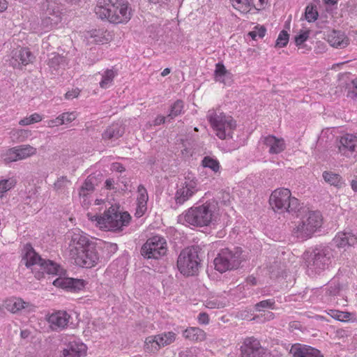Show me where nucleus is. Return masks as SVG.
<instances>
[{
  "label": "nucleus",
  "mask_w": 357,
  "mask_h": 357,
  "mask_svg": "<svg viewBox=\"0 0 357 357\" xmlns=\"http://www.w3.org/2000/svg\"><path fill=\"white\" fill-rule=\"evenodd\" d=\"M166 118L163 116H158L155 118V119L153 121L154 126H159L160 124H162L165 122Z\"/></svg>",
  "instance_id": "60"
},
{
  "label": "nucleus",
  "mask_w": 357,
  "mask_h": 357,
  "mask_svg": "<svg viewBox=\"0 0 357 357\" xmlns=\"http://www.w3.org/2000/svg\"><path fill=\"white\" fill-rule=\"evenodd\" d=\"M88 218L92 222H96V225L98 227L99 219L102 218V215H92L90 213H87Z\"/></svg>",
  "instance_id": "59"
},
{
  "label": "nucleus",
  "mask_w": 357,
  "mask_h": 357,
  "mask_svg": "<svg viewBox=\"0 0 357 357\" xmlns=\"http://www.w3.org/2000/svg\"><path fill=\"white\" fill-rule=\"evenodd\" d=\"M309 38V31H303L300 34L295 36V43L296 45L299 47L304 42H305Z\"/></svg>",
  "instance_id": "50"
},
{
  "label": "nucleus",
  "mask_w": 357,
  "mask_h": 357,
  "mask_svg": "<svg viewBox=\"0 0 357 357\" xmlns=\"http://www.w3.org/2000/svg\"><path fill=\"white\" fill-rule=\"evenodd\" d=\"M289 35L288 33L282 30L280 31L275 43V47H285L289 42Z\"/></svg>",
  "instance_id": "44"
},
{
  "label": "nucleus",
  "mask_w": 357,
  "mask_h": 357,
  "mask_svg": "<svg viewBox=\"0 0 357 357\" xmlns=\"http://www.w3.org/2000/svg\"><path fill=\"white\" fill-rule=\"evenodd\" d=\"M47 125L50 128L61 126V121L60 115L54 119H51L47 121Z\"/></svg>",
  "instance_id": "54"
},
{
  "label": "nucleus",
  "mask_w": 357,
  "mask_h": 357,
  "mask_svg": "<svg viewBox=\"0 0 357 357\" xmlns=\"http://www.w3.org/2000/svg\"><path fill=\"white\" fill-rule=\"evenodd\" d=\"M175 340V333H164L147 337L144 340V350L148 354H155L162 347L170 344Z\"/></svg>",
  "instance_id": "11"
},
{
  "label": "nucleus",
  "mask_w": 357,
  "mask_h": 357,
  "mask_svg": "<svg viewBox=\"0 0 357 357\" xmlns=\"http://www.w3.org/2000/svg\"><path fill=\"white\" fill-rule=\"evenodd\" d=\"M22 261L27 268H29L36 265L40 266L43 259L36 252L31 244H26L24 247Z\"/></svg>",
  "instance_id": "19"
},
{
  "label": "nucleus",
  "mask_w": 357,
  "mask_h": 357,
  "mask_svg": "<svg viewBox=\"0 0 357 357\" xmlns=\"http://www.w3.org/2000/svg\"><path fill=\"white\" fill-rule=\"evenodd\" d=\"M146 206H144V204H137L135 215L138 218L142 217L146 211Z\"/></svg>",
  "instance_id": "57"
},
{
  "label": "nucleus",
  "mask_w": 357,
  "mask_h": 357,
  "mask_svg": "<svg viewBox=\"0 0 357 357\" xmlns=\"http://www.w3.org/2000/svg\"><path fill=\"white\" fill-rule=\"evenodd\" d=\"M305 19L309 22H314L318 17V12L314 9V6L309 5L305 8Z\"/></svg>",
  "instance_id": "48"
},
{
  "label": "nucleus",
  "mask_w": 357,
  "mask_h": 357,
  "mask_svg": "<svg viewBox=\"0 0 357 357\" xmlns=\"http://www.w3.org/2000/svg\"><path fill=\"white\" fill-rule=\"evenodd\" d=\"M95 13L102 20L106 19L114 24L126 23L131 17L128 4L119 0H98Z\"/></svg>",
  "instance_id": "1"
},
{
  "label": "nucleus",
  "mask_w": 357,
  "mask_h": 357,
  "mask_svg": "<svg viewBox=\"0 0 357 357\" xmlns=\"http://www.w3.org/2000/svg\"><path fill=\"white\" fill-rule=\"evenodd\" d=\"M257 31V36H259V38H263L265 36L266 33V29L263 26H261L260 28H256Z\"/></svg>",
  "instance_id": "62"
},
{
  "label": "nucleus",
  "mask_w": 357,
  "mask_h": 357,
  "mask_svg": "<svg viewBox=\"0 0 357 357\" xmlns=\"http://www.w3.org/2000/svg\"><path fill=\"white\" fill-rule=\"evenodd\" d=\"M10 59V65L13 68H20L22 66H26L33 62L34 56L28 48H20L13 51Z\"/></svg>",
  "instance_id": "16"
},
{
  "label": "nucleus",
  "mask_w": 357,
  "mask_h": 357,
  "mask_svg": "<svg viewBox=\"0 0 357 357\" xmlns=\"http://www.w3.org/2000/svg\"><path fill=\"white\" fill-rule=\"evenodd\" d=\"M202 165L204 167H208L212 169L215 172H218L220 169L219 162L209 156H206L202 160Z\"/></svg>",
  "instance_id": "38"
},
{
  "label": "nucleus",
  "mask_w": 357,
  "mask_h": 357,
  "mask_svg": "<svg viewBox=\"0 0 357 357\" xmlns=\"http://www.w3.org/2000/svg\"><path fill=\"white\" fill-rule=\"evenodd\" d=\"M200 248L197 246L183 249L177 259V267L185 276H193L198 273L201 267Z\"/></svg>",
  "instance_id": "6"
},
{
  "label": "nucleus",
  "mask_w": 357,
  "mask_h": 357,
  "mask_svg": "<svg viewBox=\"0 0 357 357\" xmlns=\"http://www.w3.org/2000/svg\"><path fill=\"white\" fill-rule=\"evenodd\" d=\"M290 352L294 357H323L319 350L307 345L294 344Z\"/></svg>",
  "instance_id": "20"
},
{
  "label": "nucleus",
  "mask_w": 357,
  "mask_h": 357,
  "mask_svg": "<svg viewBox=\"0 0 357 357\" xmlns=\"http://www.w3.org/2000/svg\"><path fill=\"white\" fill-rule=\"evenodd\" d=\"M43 119L42 116L37 113L33 114L28 117H25L19 121L20 126H28L32 123H38L41 121Z\"/></svg>",
  "instance_id": "42"
},
{
  "label": "nucleus",
  "mask_w": 357,
  "mask_h": 357,
  "mask_svg": "<svg viewBox=\"0 0 357 357\" xmlns=\"http://www.w3.org/2000/svg\"><path fill=\"white\" fill-rule=\"evenodd\" d=\"M167 252V241L160 236H154L148 238L140 250L141 255L147 259H158L165 256Z\"/></svg>",
  "instance_id": "10"
},
{
  "label": "nucleus",
  "mask_w": 357,
  "mask_h": 357,
  "mask_svg": "<svg viewBox=\"0 0 357 357\" xmlns=\"http://www.w3.org/2000/svg\"><path fill=\"white\" fill-rule=\"evenodd\" d=\"M16 147H13L6 150L1 153V157L6 163H10L19 160L17 158Z\"/></svg>",
  "instance_id": "36"
},
{
  "label": "nucleus",
  "mask_w": 357,
  "mask_h": 357,
  "mask_svg": "<svg viewBox=\"0 0 357 357\" xmlns=\"http://www.w3.org/2000/svg\"><path fill=\"white\" fill-rule=\"evenodd\" d=\"M86 346L78 342H70L63 349V357H80L86 354Z\"/></svg>",
  "instance_id": "23"
},
{
  "label": "nucleus",
  "mask_w": 357,
  "mask_h": 357,
  "mask_svg": "<svg viewBox=\"0 0 357 357\" xmlns=\"http://www.w3.org/2000/svg\"><path fill=\"white\" fill-rule=\"evenodd\" d=\"M40 271L47 274L56 275L59 272V266L51 260L43 259L40 266Z\"/></svg>",
  "instance_id": "32"
},
{
  "label": "nucleus",
  "mask_w": 357,
  "mask_h": 357,
  "mask_svg": "<svg viewBox=\"0 0 357 357\" xmlns=\"http://www.w3.org/2000/svg\"><path fill=\"white\" fill-rule=\"evenodd\" d=\"M264 317V320L270 321L274 319L275 314L270 311L264 312V314H263Z\"/></svg>",
  "instance_id": "61"
},
{
  "label": "nucleus",
  "mask_w": 357,
  "mask_h": 357,
  "mask_svg": "<svg viewBox=\"0 0 357 357\" xmlns=\"http://www.w3.org/2000/svg\"><path fill=\"white\" fill-rule=\"evenodd\" d=\"M7 8V2L6 0H0V12H3Z\"/></svg>",
  "instance_id": "64"
},
{
  "label": "nucleus",
  "mask_w": 357,
  "mask_h": 357,
  "mask_svg": "<svg viewBox=\"0 0 357 357\" xmlns=\"http://www.w3.org/2000/svg\"><path fill=\"white\" fill-rule=\"evenodd\" d=\"M116 75V72L113 69L106 70L102 75V80L100 82V86L102 89L109 88Z\"/></svg>",
  "instance_id": "33"
},
{
  "label": "nucleus",
  "mask_w": 357,
  "mask_h": 357,
  "mask_svg": "<svg viewBox=\"0 0 357 357\" xmlns=\"http://www.w3.org/2000/svg\"><path fill=\"white\" fill-rule=\"evenodd\" d=\"M198 191L197 183L193 180L185 181L176 190L174 199L177 205H182Z\"/></svg>",
  "instance_id": "14"
},
{
  "label": "nucleus",
  "mask_w": 357,
  "mask_h": 357,
  "mask_svg": "<svg viewBox=\"0 0 357 357\" xmlns=\"http://www.w3.org/2000/svg\"><path fill=\"white\" fill-rule=\"evenodd\" d=\"M339 152L347 157H351L357 147V137L351 134L342 136L337 144Z\"/></svg>",
  "instance_id": "17"
},
{
  "label": "nucleus",
  "mask_w": 357,
  "mask_h": 357,
  "mask_svg": "<svg viewBox=\"0 0 357 357\" xmlns=\"http://www.w3.org/2000/svg\"><path fill=\"white\" fill-rule=\"evenodd\" d=\"M347 96L352 98H357V78L351 82L349 87Z\"/></svg>",
  "instance_id": "52"
},
{
  "label": "nucleus",
  "mask_w": 357,
  "mask_h": 357,
  "mask_svg": "<svg viewBox=\"0 0 357 357\" xmlns=\"http://www.w3.org/2000/svg\"><path fill=\"white\" fill-rule=\"evenodd\" d=\"M183 109V102L182 100H176L171 107L170 112L167 117L174 119L179 115Z\"/></svg>",
  "instance_id": "40"
},
{
  "label": "nucleus",
  "mask_w": 357,
  "mask_h": 357,
  "mask_svg": "<svg viewBox=\"0 0 357 357\" xmlns=\"http://www.w3.org/2000/svg\"><path fill=\"white\" fill-rule=\"evenodd\" d=\"M328 41L331 46L342 49L349 45V39L345 34L340 31L333 30L328 36Z\"/></svg>",
  "instance_id": "24"
},
{
  "label": "nucleus",
  "mask_w": 357,
  "mask_h": 357,
  "mask_svg": "<svg viewBox=\"0 0 357 357\" xmlns=\"http://www.w3.org/2000/svg\"><path fill=\"white\" fill-rule=\"evenodd\" d=\"M331 316L335 319L340 321H345L349 319L351 314L346 312H340L337 310L332 311Z\"/></svg>",
  "instance_id": "49"
},
{
  "label": "nucleus",
  "mask_w": 357,
  "mask_h": 357,
  "mask_svg": "<svg viewBox=\"0 0 357 357\" xmlns=\"http://www.w3.org/2000/svg\"><path fill=\"white\" fill-rule=\"evenodd\" d=\"M53 284L56 287H61L62 288H68L77 291L84 287V281L73 278H57L53 282Z\"/></svg>",
  "instance_id": "26"
},
{
  "label": "nucleus",
  "mask_w": 357,
  "mask_h": 357,
  "mask_svg": "<svg viewBox=\"0 0 357 357\" xmlns=\"http://www.w3.org/2000/svg\"><path fill=\"white\" fill-rule=\"evenodd\" d=\"M94 180L93 176H89L80 188L79 195V196L86 197L89 192L94 190Z\"/></svg>",
  "instance_id": "34"
},
{
  "label": "nucleus",
  "mask_w": 357,
  "mask_h": 357,
  "mask_svg": "<svg viewBox=\"0 0 357 357\" xmlns=\"http://www.w3.org/2000/svg\"><path fill=\"white\" fill-rule=\"evenodd\" d=\"M323 178L326 183L337 188L342 187L343 184L342 177L331 172H324Z\"/></svg>",
  "instance_id": "31"
},
{
  "label": "nucleus",
  "mask_w": 357,
  "mask_h": 357,
  "mask_svg": "<svg viewBox=\"0 0 357 357\" xmlns=\"http://www.w3.org/2000/svg\"><path fill=\"white\" fill-rule=\"evenodd\" d=\"M207 119L220 139L232 138L234 131L236 128V121L223 112L211 109L208 112Z\"/></svg>",
  "instance_id": "5"
},
{
  "label": "nucleus",
  "mask_w": 357,
  "mask_h": 357,
  "mask_svg": "<svg viewBox=\"0 0 357 357\" xmlns=\"http://www.w3.org/2000/svg\"><path fill=\"white\" fill-rule=\"evenodd\" d=\"M275 301L273 299L264 300L257 303L255 307L257 311H261L264 308L274 309Z\"/></svg>",
  "instance_id": "47"
},
{
  "label": "nucleus",
  "mask_w": 357,
  "mask_h": 357,
  "mask_svg": "<svg viewBox=\"0 0 357 357\" xmlns=\"http://www.w3.org/2000/svg\"><path fill=\"white\" fill-rule=\"evenodd\" d=\"M114 180L113 179H107L106 181H105V188L107 189H112L114 188L113 187V185H114Z\"/></svg>",
  "instance_id": "63"
},
{
  "label": "nucleus",
  "mask_w": 357,
  "mask_h": 357,
  "mask_svg": "<svg viewBox=\"0 0 357 357\" xmlns=\"http://www.w3.org/2000/svg\"><path fill=\"white\" fill-rule=\"evenodd\" d=\"M10 134L11 137L19 142H22L31 135V131L25 129H18L12 130Z\"/></svg>",
  "instance_id": "37"
},
{
  "label": "nucleus",
  "mask_w": 357,
  "mask_h": 357,
  "mask_svg": "<svg viewBox=\"0 0 357 357\" xmlns=\"http://www.w3.org/2000/svg\"><path fill=\"white\" fill-rule=\"evenodd\" d=\"M333 244L339 248L354 246L357 243V238L350 232L338 233L333 239Z\"/></svg>",
  "instance_id": "22"
},
{
  "label": "nucleus",
  "mask_w": 357,
  "mask_h": 357,
  "mask_svg": "<svg viewBox=\"0 0 357 357\" xmlns=\"http://www.w3.org/2000/svg\"><path fill=\"white\" fill-rule=\"evenodd\" d=\"M60 117L61 124L66 125L75 121L77 117V114L76 112H64L60 114Z\"/></svg>",
  "instance_id": "46"
},
{
  "label": "nucleus",
  "mask_w": 357,
  "mask_h": 357,
  "mask_svg": "<svg viewBox=\"0 0 357 357\" xmlns=\"http://www.w3.org/2000/svg\"><path fill=\"white\" fill-rule=\"evenodd\" d=\"M239 357H265L266 349L261 347L259 340L255 337L244 339L240 348Z\"/></svg>",
  "instance_id": "12"
},
{
  "label": "nucleus",
  "mask_w": 357,
  "mask_h": 357,
  "mask_svg": "<svg viewBox=\"0 0 357 357\" xmlns=\"http://www.w3.org/2000/svg\"><path fill=\"white\" fill-rule=\"evenodd\" d=\"M112 169L116 172H122L125 171L124 167L119 162H114L112 165Z\"/></svg>",
  "instance_id": "58"
},
{
  "label": "nucleus",
  "mask_w": 357,
  "mask_h": 357,
  "mask_svg": "<svg viewBox=\"0 0 357 357\" xmlns=\"http://www.w3.org/2000/svg\"><path fill=\"white\" fill-rule=\"evenodd\" d=\"M308 271L320 273L328 268L333 258V250L328 246L316 247L303 255Z\"/></svg>",
  "instance_id": "4"
},
{
  "label": "nucleus",
  "mask_w": 357,
  "mask_h": 357,
  "mask_svg": "<svg viewBox=\"0 0 357 357\" xmlns=\"http://www.w3.org/2000/svg\"><path fill=\"white\" fill-rule=\"evenodd\" d=\"M233 6L242 13H247L250 10V3L249 0H230Z\"/></svg>",
  "instance_id": "39"
},
{
  "label": "nucleus",
  "mask_w": 357,
  "mask_h": 357,
  "mask_svg": "<svg viewBox=\"0 0 357 357\" xmlns=\"http://www.w3.org/2000/svg\"><path fill=\"white\" fill-rule=\"evenodd\" d=\"M70 315L65 311L53 312L47 318V321L52 331L65 328L69 321Z\"/></svg>",
  "instance_id": "18"
},
{
  "label": "nucleus",
  "mask_w": 357,
  "mask_h": 357,
  "mask_svg": "<svg viewBox=\"0 0 357 357\" xmlns=\"http://www.w3.org/2000/svg\"><path fill=\"white\" fill-rule=\"evenodd\" d=\"M198 321L201 324H208L209 323L208 315L206 312H201L198 316Z\"/></svg>",
  "instance_id": "55"
},
{
  "label": "nucleus",
  "mask_w": 357,
  "mask_h": 357,
  "mask_svg": "<svg viewBox=\"0 0 357 357\" xmlns=\"http://www.w3.org/2000/svg\"><path fill=\"white\" fill-rule=\"evenodd\" d=\"M63 61V57L59 54L54 55L49 61V66L56 69Z\"/></svg>",
  "instance_id": "51"
},
{
  "label": "nucleus",
  "mask_w": 357,
  "mask_h": 357,
  "mask_svg": "<svg viewBox=\"0 0 357 357\" xmlns=\"http://www.w3.org/2000/svg\"><path fill=\"white\" fill-rule=\"evenodd\" d=\"M183 336L190 340L202 342L206 340V334L201 328L190 327L185 329L183 333Z\"/></svg>",
  "instance_id": "28"
},
{
  "label": "nucleus",
  "mask_w": 357,
  "mask_h": 357,
  "mask_svg": "<svg viewBox=\"0 0 357 357\" xmlns=\"http://www.w3.org/2000/svg\"><path fill=\"white\" fill-rule=\"evenodd\" d=\"M340 287L338 284L331 283L328 288V293L331 296H335L339 293Z\"/></svg>",
  "instance_id": "53"
},
{
  "label": "nucleus",
  "mask_w": 357,
  "mask_h": 357,
  "mask_svg": "<svg viewBox=\"0 0 357 357\" xmlns=\"http://www.w3.org/2000/svg\"><path fill=\"white\" fill-rule=\"evenodd\" d=\"M70 183V181L66 176H61L57 179L54 184V189L59 192H63L65 188H67L68 184Z\"/></svg>",
  "instance_id": "43"
},
{
  "label": "nucleus",
  "mask_w": 357,
  "mask_h": 357,
  "mask_svg": "<svg viewBox=\"0 0 357 357\" xmlns=\"http://www.w3.org/2000/svg\"><path fill=\"white\" fill-rule=\"evenodd\" d=\"M71 240L69 244L70 255L72 257L78 252L86 248L88 245H92L88 237L82 231L76 230L71 234Z\"/></svg>",
  "instance_id": "15"
},
{
  "label": "nucleus",
  "mask_w": 357,
  "mask_h": 357,
  "mask_svg": "<svg viewBox=\"0 0 357 357\" xmlns=\"http://www.w3.org/2000/svg\"><path fill=\"white\" fill-rule=\"evenodd\" d=\"M16 182L13 178H8L0 181V197L3 193L13 188Z\"/></svg>",
  "instance_id": "41"
},
{
  "label": "nucleus",
  "mask_w": 357,
  "mask_h": 357,
  "mask_svg": "<svg viewBox=\"0 0 357 357\" xmlns=\"http://www.w3.org/2000/svg\"><path fill=\"white\" fill-rule=\"evenodd\" d=\"M79 94V90L78 89H73L72 91H69L66 92L65 94V97L68 100H72L75 98H77Z\"/></svg>",
  "instance_id": "56"
},
{
  "label": "nucleus",
  "mask_w": 357,
  "mask_h": 357,
  "mask_svg": "<svg viewBox=\"0 0 357 357\" xmlns=\"http://www.w3.org/2000/svg\"><path fill=\"white\" fill-rule=\"evenodd\" d=\"M301 216V220L293 228L294 236L302 240L310 238L322 224V216L319 211H311L307 208L300 206L295 213Z\"/></svg>",
  "instance_id": "2"
},
{
  "label": "nucleus",
  "mask_w": 357,
  "mask_h": 357,
  "mask_svg": "<svg viewBox=\"0 0 357 357\" xmlns=\"http://www.w3.org/2000/svg\"><path fill=\"white\" fill-rule=\"evenodd\" d=\"M15 147L16 150H17V158L19 160L26 159V158H29L36 153V149L29 144L20 145Z\"/></svg>",
  "instance_id": "30"
},
{
  "label": "nucleus",
  "mask_w": 357,
  "mask_h": 357,
  "mask_svg": "<svg viewBox=\"0 0 357 357\" xmlns=\"http://www.w3.org/2000/svg\"><path fill=\"white\" fill-rule=\"evenodd\" d=\"M241 255L240 248L222 249L213 260L215 269L221 273L237 269L241 262Z\"/></svg>",
  "instance_id": "9"
},
{
  "label": "nucleus",
  "mask_w": 357,
  "mask_h": 357,
  "mask_svg": "<svg viewBox=\"0 0 357 357\" xmlns=\"http://www.w3.org/2000/svg\"><path fill=\"white\" fill-rule=\"evenodd\" d=\"M139 196L137 197V204H144V206H146V203L148 201V194L146 188L143 185H139L137 189Z\"/></svg>",
  "instance_id": "45"
},
{
  "label": "nucleus",
  "mask_w": 357,
  "mask_h": 357,
  "mask_svg": "<svg viewBox=\"0 0 357 357\" xmlns=\"http://www.w3.org/2000/svg\"><path fill=\"white\" fill-rule=\"evenodd\" d=\"M82 251L73 256L75 263L85 268H91L94 266L99 259L98 253L96 250V247L92 245H88Z\"/></svg>",
  "instance_id": "13"
},
{
  "label": "nucleus",
  "mask_w": 357,
  "mask_h": 357,
  "mask_svg": "<svg viewBox=\"0 0 357 357\" xmlns=\"http://www.w3.org/2000/svg\"><path fill=\"white\" fill-rule=\"evenodd\" d=\"M226 303L224 299H220L218 297H211L205 301V306L210 309H219L225 306Z\"/></svg>",
  "instance_id": "35"
},
{
  "label": "nucleus",
  "mask_w": 357,
  "mask_h": 357,
  "mask_svg": "<svg viewBox=\"0 0 357 357\" xmlns=\"http://www.w3.org/2000/svg\"><path fill=\"white\" fill-rule=\"evenodd\" d=\"M231 73L227 71L225 66L221 63L215 65V77L216 81L227 84L231 79Z\"/></svg>",
  "instance_id": "29"
},
{
  "label": "nucleus",
  "mask_w": 357,
  "mask_h": 357,
  "mask_svg": "<svg viewBox=\"0 0 357 357\" xmlns=\"http://www.w3.org/2000/svg\"><path fill=\"white\" fill-rule=\"evenodd\" d=\"M4 307L12 313H17L20 310L29 306V303L24 302L20 298H12L7 299L4 302Z\"/></svg>",
  "instance_id": "27"
},
{
  "label": "nucleus",
  "mask_w": 357,
  "mask_h": 357,
  "mask_svg": "<svg viewBox=\"0 0 357 357\" xmlns=\"http://www.w3.org/2000/svg\"><path fill=\"white\" fill-rule=\"evenodd\" d=\"M130 219L128 212H121L119 207L112 206L104 212L102 218L99 219L98 227L107 231H120L129 224Z\"/></svg>",
  "instance_id": "8"
},
{
  "label": "nucleus",
  "mask_w": 357,
  "mask_h": 357,
  "mask_svg": "<svg viewBox=\"0 0 357 357\" xmlns=\"http://www.w3.org/2000/svg\"><path fill=\"white\" fill-rule=\"evenodd\" d=\"M125 132V128L120 123H114L107 128L102 132V138L104 140L116 139L121 137Z\"/></svg>",
  "instance_id": "25"
},
{
  "label": "nucleus",
  "mask_w": 357,
  "mask_h": 357,
  "mask_svg": "<svg viewBox=\"0 0 357 357\" xmlns=\"http://www.w3.org/2000/svg\"><path fill=\"white\" fill-rule=\"evenodd\" d=\"M263 143L269 148L268 152L271 154H278L285 149L284 139L282 138H277L273 135L264 137Z\"/></svg>",
  "instance_id": "21"
},
{
  "label": "nucleus",
  "mask_w": 357,
  "mask_h": 357,
  "mask_svg": "<svg viewBox=\"0 0 357 357\" xmlns=\"http://www.w3.org/2000/svg\"><path fill=\"white\" fill-rule=\"evenodd\" d=\"M218 208V202L211 199L201 205L190 208L179 218L181 221L183 220L185 222L192 226H208L212 222Z\"/></svg>",
  "instance_id": "3"
},
{
  "label": "nucleus",
  "mask_w": 357,
  "mask_h": 357,
  "mask_svg": "<svg viewBox=\"0 0 357 357\" xmlns=\"http://www.w3.org/2000/svg\"><path fill=\"white\" fill-rule=\"evenodd\" d=\"M269 204L274 211L278 213H296L301 206L298 199L292 197L291 191L287 188L275 190L269 198Z\"/></svg>",
  "instance_id": "7"
}]
</instances>
